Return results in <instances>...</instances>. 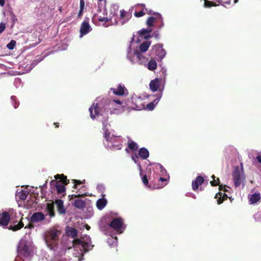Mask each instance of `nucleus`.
Listing matches in <instances>:
<instances>
[{"label": "nucleus", "mask_w": 261, "mask_h": 261, "mask_svg": "<svg viewBox=\"0 0 261 261\" xmlns=\"http://www.w3.org/2000/svg\"><path fill=\"white\" fill-rule=\"evenodd\" d=\"M61 231L55 228H51L46 231L44 240L47 247L53 250H55L57 246V241L59 239Z\"/></svg>", "instance_id": "nucleus-1"}, {"label": "nucleus", "mask_w": 261, "mask_h": 261, "mask_svg": "<svg viewBox=\"0 0 261 261\" xmlns=\"http://www.w3.org/2000/svg\"><path fill=\"white\" fill-rule=\"evenodd\" d=\"M31 251L25 241L20 242L17 246V253L21 257L29 258L31 256Z\"/></svg>", "instance_id": "nucleus-2"}, {"label": "nucleus", "mask_w": 261, "mask_h": 261, "mask_svg": "<svg viewBox=\"0 0 261 261\" xmlns=\"http://www.w3.org/2000/svg\"><path fill=\"white\" fill-rule=\"evenodd\" d=\"M169 179V175H167V177H160L156 181L155 179L152 182V188L154 189H161L167 184V180Z\"/></svg>", "instance_id": "nucleus-3"}, {"label": "nucleus", "mask_w": 261, "mask_h": 261, "mask_svg": "<svg viewBox=\"0 0 261 261\" xmlns=\"http://www.w3.org/2000/svg\"><path fill=\"white\" fill-rule=\"evenodd\" d=\"M51 186L55 188L58 194H62V196H64L66 194V188L64 185H62L60 181L56 180H53L50 181Z\"/></svg>", "instance_id": "nucleus-4"}, {"label": "nucleus", "mask_w": 261, "mask_h": 261, "mask_svg": "<svg viewBox=\"0 0 261 261\" xmlns=\"http://www.w3.org/2000/svg\"><path fill=\"white\" fill-rule=\"evenodd\" d=\"M232 178L236 187L240 186L241 184L242 178L241 171L238 166H236L234 168L232 173Z\"/></svg>", "instance_id": "nucleus-5"}, {"label": "nucleus", "mask_w": 261, "mask_h": 261, "mask_svg": "<svg viewBox=\"0 0 261 261\" xmlns=\"http://www.w3.org/2000/svg\"><path fill=\"white\" fill-rule=\"evenodd\" d=\"M123 224V222L122 219L120 217H118L113 219L110 223L109 226L121 233H122V231H120V229L121 228Z\"/></svg>", "instance_id": "nucleus-6"}, {"label": "nucleus", "mask_w": 261, "mask_h": 261, "mask_svg": "<svg viewBox=\"0 0 261 261\" xmlns=\"http://www.w3.org/2000/svg\"><path fill=\"white\" fill-rule=\"evenodd\" d=\"M11 218L9 213L8 212L4 211L0 214V226L5 227L7 226Z\"/></svg>", "instance_id": "nucleus-7"}, {"label": "nucleus", "mask_w": 261, "mask_h": 261, "mask_svg": "<svg viewBox=\"0 0 261 261\" xmlns=\"http://www.w3.org/2000/svg\"><path fill=\"white\" fill-rule=\"evenodd\" d=\"M111 90L113 93L118 96H123L128 94V91L124 85L119 84L116 88H112Z\"/></svg>", "instance_id": "nucleus-8"}, {"label": "nucleus", "mask_w": 261, "mask_h": 261, "mask_svg": "<svg viewBox=\"0 0 261 261\" xmlns=\"http://www.w3.org/2000/svg\"><path fill=\"white\" fill-rule=\"evenodd\" d=\"M45 219L44 215L41 212H36L33 213L30 218L31 223H37L44 220Z\"/></svg>", "instance_id": "nucleus-9"}, {"label": "nucleus", "mask_w": 261, "mask_h": 261, "mask_svg": "<svg viewBox=\"0 0 261 261\" xmlns=\"http://www.w3.org/2000/svg\"><path fill=\"white\" fill-rule=\"evenodd\" d=\"M153 49H155V54L161 59L164 58L166 55V51L163 48L162 44H159L153 46Z\"/></svg>", "instance_id": "nucleus-10"}, {"label": "nucleus", "mask_w": 261, "mask_h": 261, "mask_svg": "<svg viewBox=\"0 0 261 261\" xmlns=\"http://www.w3.org/2000/svg\"><path fill=\"white\" fill-rule=\"evenodd\" d=\"M54 203L57 205V211L60 215H65L66 212V209L64 206V202L62 200L56 199Z\"/></svg>", "instance_id": "nucleus-11"}, {"label": "nucleus", "mask_w": 261, "mask_h": 261, "mask_svg": "<svg viewBox=\"0 0 261 261\" xmlns=\"http://www.w3.org/2000/svg\"><path fill=\"white\" fill-rule=\"evenodd\" d=\"M89 112L90 113V117L94 119L96 116H98L100 112V108L97 103H94L90 108Z\"/></svg>", "instance_id": "nucleus-12"}, {"label": "nucleus", "mask_w": 261, "mask_h": 261, "mask_svg": "<svg viewBox=\"0 0 261 261\" xmlns=\"http://www.w3.org/2000/svg\"><path fill=\"white\" fill-rule=\"evenodd\" d=\"M161 80L156 78L153 80H151L149 83L150 89L153 92H156L158 90L161 86Z\"/></svg>", "instance_id": "nucleus-13"}, {"label": "nucleus", "mask_w": 261, "mask_h": 261, "mask_svg": "<svg viewBox=\"0 0 261 261\" xmlns=\"http://www.w3.org/2000/svg\"><path fill=\"white\" fill-rule=\"evenodd\" d=\"M90 26L88 21H84L80 28L81 36H83L88 33L91 31Z\"/></svg>", "instance_id": "nucleus-14"}, {"label": "nucleus", "mask_w": 261, "mask_h": 261, "mask_svg": "<svg viewBox=\"0 0 261 261\" xmlns=\"http://www.w3.org/2000/svg\"><path fill=\"white\" fill-rule=\"evenodd\" d=\"M22 218H21L20 220L19 221L17 224H16L15 223L17 222V221L12 222V224H11L9 227L8 229L9 230H12L13 231H16L18 230H20L21 228H22L24 226V224L22 221Z\"/></svg>", "instance_id": "nucleus-15"}, {"label": "nucleus", "mask_w": 261, "mask_h": 261, "mask_svg": "<svg viewBox=\"0 0 261 261\" xmlns=\"http://www.w3.org/2000/svg\"><path fill=\"white\" fill-rule=\"evenodd\" d=\"M204 181L203 177L201 176H198L195 180L192 183V189L196 191L198 189L199 186L201 185Z\"/></svg>", "instance_id": "nucleus-16"}, {"label": "nucleus", "mask_w": 261, "mask_h": 261, "mask_svg": "<svg viewBox=\"0 0 261 261\" xmlns=\"http://www.w3.org/2000/svg\"><path fill=\"white\" fill-rule=\"evenodd\" d=\"M66 233L67 235L72 238H75L77 237L78 232L76 229L74 227L67 226L66 228Z\"/></svg>", "instance_id": "nucleus-17"}, {"label": "nucleus", "mask_w": 261, "mask_h": 261, "mask_svg": "<svg viewBox=\"0 0 261 261\" xmlns=\"http://www.w3.org/2000/svg\"><path fill=\"white\" fill-rule=\"evenodd\" d=\"M54 204V202L52 201L46 205V211L50 217H54L56 215Z\"/></svg>", "instance_id": "nucleus-18"}, {"label": "nucleus", "mask_w": 261, "mask_h": 261, "mask_svg": "<svg viewBox=\"0 0 261 261\" xmlns=\"http://www.w3.org/2000/svg\"><path fill=\"white\" fill-rule=\"evenodd\" d=\"M219 3L223 5L226 8L232 6L237 3L238 0H216Z\"/></svg>", "instance_id": "nucleus-19"}, {"label": "nucleus", "mask_w": 261, "mask_h": 261, "mask_svg": "<svg viewBox=\"0 0 261 261\" xmlns=\"http://www.w3.org/2000/svg\"><path fill=\"white\" fill-rule=\"evenodd\" d=\"M228 198L227 195L225 193H222L221 192H218L216 194L215 198H218L217 199V203L218 204H221L223 201L226 200Z\"/></svg>", "instance_id": "nucleus-20"}, {"label": "nucleus", "mask_w": 261, "mask_h": 261, "mask_svg": "<svg viewBox=\"0 0 261 261\" xmlns=\"http://www.w3.org/2000/svg\"><path fill=\"white\" fill-rule=\"evenodd\" d=\"M138 154L142 159L145 160L148 158L149 153L146 148L142 147L139 150Z\"/></svg>", "instance_id": "nucleus-21"}, {"label": "nucleus", "mask_w": 261, "mask_h": 261, "mask_svg": "<svg viewBox=\"0 0 261 261\" xmlns=\"http://www.w3.org/2000/svg\"><path fill=\"white\" fill-rule=\"evenodd\" d=\"M135 55L136 56L138 61L140 64H142L147 62V59L142 54V53L139 50L135 51Z\"/></svg>", "instance_id": "nucleus-22"}, {"label": "nucleus", "mask_w": 261, "mask_h": 261, "mask_svg": "<svg viewBox=\"0 0 261 261\" xmlns=\"http://www.w3.org/2000/svg\"><path fill=\"white\" fill-rule=\"evenodd\" d=\"M73 205L77 208L83 210L85 207V202L82 199H77L74 200Z\"/></svg>", "instance_id": "nucleus-23"}, {"label": "nucleus", "mask_w": 261, "mask_h": 261, "mask_svg": "<svg viewBox=\"0 0 261 261\" xmlns=\"http://www.w3.org/2000/svg\"><path fill=\"white\" fill-rule=\"evenodd\" d=\"M151 29H142L140 31L139 34L143 36L145 39H148L151 37L150 33L151 32Z\"/></svg>", "instance_id": "nucleus-24"}, {"label": "nucleus", "mask_w": 261, "mask_h": 261, "mask_svg": "<svg viewBox=\"0 0 261 261\" xmlns=\"http://www.w3.org/2000/svg\"><path fill=\"white\" fill-rule=\"evenodd\" d=\"M151 44L150 41H146L142 43L139 46V51L141 53L146 51Z\"/></svg>", "instance_id": "nucleus-25"}, {"label": "nucleus", "mask_w": 261, "mask_h": 261, "mask_svg": "<svg viewBox=\"0 0 261 261\" xmlns=\"http://www.w3.org/2000/svg\"><path fill=\"white\" fill-rule=\"evenodd\" d=\"M107 201L105 198H100L96 202V206L98 210H102L106 205Z\"/></svg>", "instance_id": "nucleus-26"}, {"label": "nucleus", "mask_w": 261, "mask_h": 261, "mask_svg": "<svg viewBox=\"0 0 261 261\" xmlns=\"http://www.w3.org/2000/svg\"><path fill=\"white\" fill-rule=\"evenodd\" d=\"M103 137L107 142L110 143H112L113 140L115 139V137L110 136V133L107 128L104 129Z\"/></svg>", "instance_id": "nucleus-27"}, {"label": "nucleus", "mask_w": 261, "mask_h": 261, "mask_svg": "<svg viewBox=\"0 0 261 261\" xmlns=\"http://www.w3.org/2000/svg\"><path fill=\"white\" fill-rule=\"evenodd\" d=\"M157 67L156 62L154 59H151L148 63L147 68L149 70L153 71Z\"/></svg>", "instance_id": "nucleus-28"}, {"label": "nucleus", "mask_w": 261, "mask_h": 261, "mask_svg": "<svg viewBox=\"0 0 261 261\" xmlns=\"http://www.w3.org/2000/svg\"><path fill=\"white\" fill-rule=\"evenodd\" d=\"M260 199L259 193H254L251 195L250 198L251 203L254 204L258 202Z\"/></svg>", "instance_id": "nucleus-29"}, {"label": "nucleus", "mask_w": 261, "mask_h": 261, "mask_svg": "<svg viewBox=\"0 0 261 261\" xmlns=\"http://www.w3.org/2000/svg\"><path fill=\"white\" fill-rule=\"evenodd\" d=\"M142 177V180L143 183L144 185L146 186L149 187V188H152V182L153 180L151 181L150 184H149L148 180L147 179L146 175H144L141 176Z\"/></svg>", "instance_id": "nucleus-30"}, {"label": "nucleus", "mask_w": 261, "mask_h": 261, "mask_svg": "<svg viewBox=\"0 0 261 261\" xmlns=\"http://www.w3.org/2000/svg\"><path fill=\"white\" fill-rule=\"evenodd\" d=\"M93 247V245H91L90 243L88 242H83V244H82V247L83 248L85 252H87L89 250H91Z\"/></svg>", "instance_id": "nucleus-31"}, {"label": "nucleus", "mask_w": 261, "mask_h": 261, "mask_svg": "<svg viewBox=\"0 0 261 261\" xmlns=\"http://www.w3.org/2000/svg\"><path fill=\"white\" fill-rule=\"evenodd\" d=\"M56 179H60V181L62 185L64 183L65 181H67V176L64 174H57L55 176Z\"/></svg>", "instance_id": "nucleus-32"}, {"label": "nucleus", "mask_w": 261, "mask_h": 261, "mask_svg": "<svg viewBox=\"0 0 261 261\" xmlns=\"http://www.w3.org/2000/svg\"><path fill=\"white\" fill-rule=\"evenodd\" d=\"M128 147L129 149L133 151H136L138 149V146L137 144L134 141L128 142Z\"/></svg>", "instance_id": "nucleus-33"}, {"label": "nucleus", "mask_w": 261, "mask_h": 261, "mask_svg": "<svg viewBox=\"0 0 261 261\" xmlns=\"http://www.w3.org/2000/svg\"><path fill=\"white\" fill-rule=\"evenodd\" d=\"M28 192L25 190H21V192L19 193V198L22 200H25L28 195Z\"/></svg>", "instance_id": "nucleus-34"}, {"label": "nucleus", "mask_w": 261, "mask_h": 261, "mask_svg": "<svg viewBox=\"0 0 261 261\" xmlns=\"http://www.w3.org/2000/svg\"><path fill=\"white\" fill-rule=\"evenodd\" d=\"M158 166L159 167V169H160V172H161V173L162 174V175L164 176V177H167V175H168V174L167 173L166 170L160 164H158Z\"/></svg>", "instance_id": "nucleus-35"}, {"label": "nucleus", "mask_w": 261, "mask_h": 261, "mask_svg": "<svg viewBox=\"0 0 261 261\" xmlns=\"http://www.w3.org/2000/svg\"><path fill=\"white\" fill-rule=\"evenodd\" d=\"M204 7L206 8H211L212 6H217L216 3L213 2L209 1L208 0H204Z\"/></svg>", "instance_id": "nucleus-36"}, {"label": "nucleus", "mask_w": 261, "mask_h": 261, "mask_svg": "<svg viewBox=\"0 0 261 261\" xmlns=\"http://www.w3.org/2000/svg\"><path fill=\"white\" fill-rule=\"evenodd\" d=\"M83 244V241L80 239H75L73 241V247H75L76 246H82Z\"/></svg>", "instance_id": "nucleus-37"}, {"label": "nucleus", "mask_w": 261, "mask_h": 261, "mask_svg": "<svg viewBox=\"0 0 261 261\" xmlns=\"http://www.w3.org/2000/svg\"><path fill=\"white\" fill-rule=\"evenodd\" d=\"M155 21V18L153 17H149L147 20V24L148 27H152L153 22Z\"/></svg>", "instance_id": "nucleus-38"}, {"label": "nucleus", "mask_w": 261, "mask_h": 261, "mask_svg": "<svg viewBox=\"0 0 261 261\" xmlns=\"http://www.w3.org/2000/svg\"><path fill=\"white\" fill-rule=\"evenodd\" d=\"M72 182L74 184L73 188L74 189H77V185L83 184L85 182V180L83 181H81L77 179H72Z\"/></svg>", "instance_id": "nucleus-39"}, {"label": "nucleus", "mask_w": 261, "mask_h": 261, "mask_svg": "<svg viewBox=\"0 0 261 261\" xmlns=\"http://www.w3.org/2000/svg\"><path fill=\"white\" fill-rule=\"evenodd\" d=\"M16 45V41L15 40H12L7 45V47L9 49H13L14 46Z\"/></svg>", "instance_id": "nucleus-40"}, {"label": "nucleus", "mask_w": 261, "mask_h": 261, "mask_svg": "<svg viewBox=\"0 0 261 261\" xmlns=\"http://www.w3.org/2000/svg\"><path fill=\"white\" fill-rule=\"evenodd\" d=\"M156 101V100H154V101L148 103L146 106V108L150 111L153 110L154 108L155 105L154 102Z\"/></svg>", "instance_id": "nucleus-41"}, {"label": "nucleus", "mask_w": 261, "mask_h": 261, "mask_svg": "<svg viewBox=\"0 0 261 261\" xmlns=\"http://www.w3.org/2000/svg\"><path fill=\"white\" fill-rule=\"evenodd\" d=\"M97 19L98 21L101 22H108L111 19L108 17H101V16H97Z\"/></svg>", "instance_id": "nucleus-42"}, {"label": "nucleus", "mask_w": 261, "mask_h": 261, "mask_svg": "<svg viewBox=\"0 0 261 261\" xmlns=\"http://www.w3.org/2000/svg\"><path fill=\"white\" fill-rule=\"evenodd\" d=\"M96 189L99 192L102 193H103L105 191V187L102 184L98 185Z\"/></svg>", "instance_id": "nucleus-43"}, {"label": "nucleus", "mask_w": 261, "mask_h": 261, "mask_svg": "<svg viewBox=\"0 0 261 261\" xmlns=\"http://www.w3.org/2000/svg\"><path fill=\"white\" fill-rule=\"evenodd\" d=\"M16 97L14 96H12L11 97V100L12 101V102H14V108L16 109L18 106H19V102H17L16 101Z\"/></svg>", "instance_id": "nucleus-44"}, {"label": "nucleus", "mask_w": 261, "mask_h": 261, "mask_svg": "<svg viewBox=\"0 0 261 261\" xmlns=\"http://www.w3.org/2000/svg\"><path fill=\"white\" fill-rule=\"evenodd\" d=\"M139 157V155L138 153H135L132 155V159L136 164H137L138 163V159Z\"/></svg>", "instance_id": "nucleus-45"}, {"label": "nucleus", "mask_w": 261, "mask_h": 261, "mask_svg": "<svg viewBox=\"0 0 261 261\" xmlns=\"http://www.w3.org/2000/svg\"><path fill=\"white\" fill-rule=\"evenodd\" d=\"M212 178L213 179L212 181H211V184L212 186H216L217 185H219V182H216L217 181L215 180V176L214 175H212Z\"/></svg>", "instance_id": "nucleus-46"}, {"label": "nucleus", "mask_w": 261, "mask_h": 261, "mask_svg": "<svg viewBox=\"0 0 261 261\" xmlns=\"http://www.w3.org/2000/svg\"><path fill=\"white\" fill-rule=\"evenodd\" d=\"M212 178L213 179L212 181H211V184L212 186H216L217 185H219V182H216L217 181L215 180V176L214 175H212Z\"/></svg>", "instance_id": "nucleus-47"}, {"label": "nucleus", "mask_w": 261, "mask_h": 261, "mask_svg": "<svg viewBox=\"0 0 261 261\" xmlns=\"http://www.w3.org/2000/svg\"><path fill=\"white\" fill-rule=\"evenodd\" d=\"M134 14L136 17H140L143 16L145 14V13L143 12V11H140L139 12H135Z\"/></svg>", "instance_id": "nucleus-48"}, {"label": "nucleus", "mask_w": 261, "mask_h": 261, "mask_svg": "<svg viewBox=\"0 0 261 261\" xmlns=\"http://www.w3.org/2000/svg\"><path fill=\"white\" fill-rule=\"evenodd\" d=\"M151 36V37H154L156 39H159L160 38V35L159 31H154Z\"/></svg>", "instance_id": "nucleus-49"}, {"label": "nucleus", "mask_w": 261, "mask_h": 261, "mask_svg": "<svg viewBox=\"0 0 261 261\" xmlns=\"http://www.w3.org/2000/svg\"><path fill=\"white\" fill-rule=\"evenodd\" d=\"M6 28V24L4 22L0 23V34L4 32Z\"/></svg>", "instance_id": "nucleus-50"}, {"label": "nucleus", "mask_w": 261, "mask_h": 261, "mask_svg": "<svg viewBox=\"0 0 261 261\" xmlns=\"http://www.w3.org/2000/svg\"><path fill=\"white\" fill-rule=\"evenodd\" d=\"M120 13L121 19H123L127 14V12L124 10H121Z\"/></svg>", "instance_id": "nucleus-51"}, {"label": "nucleus", "mask_w": 261, "mask_h": 261, "mask_svg": "<svg viewBox=\"0 0 261 261\" xmlns=\"http://www.w3.org/2000/svg\"><path fill=\"white\" fill-rule=\"evenodd\" d=\"M83 195V194L72 195H71V197L69 198V199L71 200L73 198H80L82 197ZM69 197H70V195H69Z\"/></svg>", "instance_id": "nucleus-52"}, {"label": "nucleus", "mask_w": 261, "mask_h": 261, "mask_svg": "<svg viewBox=\"0 0 261 261\" xmlns=\"http://www.w3.org/2000/svg\"><path fill=\"white\" fill-rule=\"evenodd\" d=\"M137 164L138 167V169L140 171V176H142V168L141 165V164L140 163H138Z\"/></svg>", "instance_id": "nucleus-53"}, {"label": "nucleus", "mask_w": 261, "mask_h": 261, "mask_svg": "<svg viewBox=\"0 0 261 261\" xmlns=\"http://www.w3.org/2000/svg\"><path fill=\"white\" fill-rule=\"evenodd\" d=\"M137 164L138 167V169L140 171V176H142V168L141 165V164L140 163H138Z\"/></svg>", "instance_id": "nucleus-54"}, {"label": "nucleus", "mask_w": 261, "mask_h": 261, "mask_svg": "<svg viewBox=\"0 0 261 261\" xmlns=\"http://www.w3.org/2000/svg\"><path fill=\"white\" fill-rule=\"evenodd\" d=\"M80 9H83L84 10V6H85V2H84V0H80Z\"/></svg>", "instance_id": "nucleus-55"}, {"label": "nucleus", "mask_w": 261, "mask_h": 261, "mask_svg": "<svg viewBox=\"0 0 261 261\" xmlns=\"http://www.w3.org/2000/svg\"><path fill=\"white\" fill-rule=\"evenodd\" d=\"M219 190L220 191H224V192H226L227 190L225 189V186H223L222 185H219Z\"/></svg>", "instance_id": "nucleus-56"}, {"label": "nucleus", "mask_w": 261, "mask_h": 261, "mask_svg": "<svg viewBox=\"0 0 261 261\" xmlns=\"http://www.w3.org/2000/svg\"><path fill=\"white\" fill-rule=\"evenodd\" d=\"M83 9H80V11H79V14H78V17H80L83 13Z\"/></svg>", "instance_id": "nucleus-57"}, {"label": "nucleus", "mask_w": 261, "mask_h": 261, "mask_svg": "<svg viewBox=\"0 0 261 261\" xmlns=\"http://www.w3.org/2000/svg\"><path fill=\"white\" fill-rule=\"evenodd\" d=\"M256 159L261 164V156L258 155L256 157Z\"/></svg>", "instance_id": "nucleus-58"}, {"label": "nucleus", "mask_w": 261, "mask_h": 261, "mask_svg": "<svg viewBox=\"0 0 261 261\" xmlns=\"http://www.w3.org/2000/svg\"><path fill=\"white\" fill-rule=\"evenodd\" d=\"M33 227V225L31 223H29L27 226H26L25 227V228H32Z\"/></svg>", "instance_id": "nucleus-59"}, {"label": "nucleus", "mask_w": 261, "mask_h": 261, "mask_svg": "<svg viewBox=\"0 0 261 261\" xmlns=\"http://www.w3.org/2000/svg\"><path fill=\"white\" fill-rule=\"evenodd\" d=\"M114 101L117 103H118L119 105H121L122 103V102H121L120 100H114Z\"/></svg>", "instance_id": "nucleus-60"}, {"label": "nucleus", "mask_w": 261, "mask_h": 261, "mask_svg": "<svg viewBox=\"0 0 261 261\" xmlns=\"http://www.w3.org/2000/svg\"><path fill=\"white\" fill-rule=\"evenodd\" d=\"M5 4V0H0V5L3 6Z\"/></svg>", "instance_id": "nucleus-61"}, {"label": "nucleus", "mask_w": 261, "mask_h": 261, "mask_svg": "<svg viewBox=\"0 0 261 261\" xmlns=\"http://www.w3.org/2000/svg\"><path fill=\"white\" fill-rule=\"evenodd\" d=\"M69 183V180L68 179H67V181H64L63 185H64V186H65L67 185Z\"/></svg>", "instance_id": "nucleus-62"}, {"label": "nucleus", "mask_w": 261, "mask_h": 261, "mask_svg": "<svg viewBox=\"0 0 261 261\" xmlns=\"http://www.w3.org/2000/svg\"><path fill=\"white\" fill-rule=\"evenodd\" d=\"M54 124L56 126V128H58L59 127V123H55Z\"/></svg>", "instance_id": "nucleus-63"}, {"label": "nucleus", "mask_w": 261, "mask_h": 261, "mask_svg": "<svg viewBox=\"0 0 261 261\" xmlns=\"http://www.w3.org/2000/svg\"><path fill=\"white\" fill-rule=\"evenodd\" d=\"M86 228L89 230L90 228V227L88 226V225H86Z\"/></svg>", "instance_id": "nucleus-64"}]
</instances>
